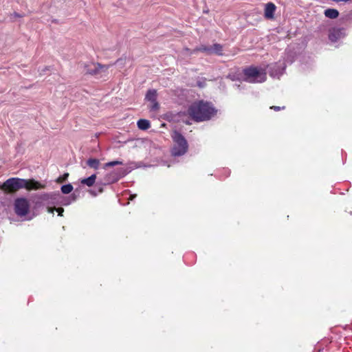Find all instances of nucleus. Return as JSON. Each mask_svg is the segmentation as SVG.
Wrapping results in <instances>:
<instances>
[{"label": "nucleus", "instance_id": "nucleus-11", "mask_svg": "<svg viewBox=\"0 0 352 352\" xmlns=\"http://www.w3.org/2000/svg\"><path fill=\"white\" fill-rule=\"evenodd\" d=\"M324 16L327 18L334 19L339 16V12L336 9L328 8L324 10Z\"/></svg>", "mask_w": 352, "mask_h": 352}, {"label": "nucleus", "instance_id": "nucleus-13", "mask_svg": "<svg viewBox=\"0 0 352 352\" xmlns=\"http://www.w3.org/2000/svg\"><path fill=\"white\" fill-rule=\"evenodd\" d=\"M138 126L141 130H147L151 127V123L148 120L140 119L137 122Z\"/></svg>", "mask_w": 352, "mask_h": 352}, {"label": "nucleus", "instance_id": "nucleus-9", "mask_svg": "<svg viewBox=\"0 0 352 352\" xmlns=\"http://www.w3.org/2000/svg\"><path fill=\"white\" fill-rule=\"evenodd\" d=\"M276 10V5L272 2H268L265 5L264 16L267 19H274Z\"/></svg>", "mask_w": 352, "mask_h": 352}, {"label": "nucleus", "instance_id": "nucleus-5", "mask_svg": "<svg viewBox=\"0 0 352 352\" xmlns=\"http://www.w3.org/2000/svg\"><path fill=\"white\" fill-rule=\"evenodd\" d=\"M109 67V65H102L99 63L89 62L84 64V72L87 74L97 76L101 72H106Z\"/></svg>", "mask_w": 352, "mask_h": 352}, {"label": "nucleus", "instance_id": "nucleus-24", "mask_svg": "<svg viewBox=\"0 0 352 352\" xmlns=\"http://www.w3.org/2000/svg\"><path fill=\"white\" fill-rule=\"evenodd\" d=\"M56 210L58 212V215H60V216L63 215L62 214L64 212V209L63 208H58Z\"/></svg>", "mask_w": 352, "mask_h": 352}, {"label": "nucleus", "instance_id": "nucleus-6", "mask_svg": "<svg viewBox=\"0 0 352 352\" xmlns=\"http://www.w3.org/2000/svg\"><path fill=\"white\" fill-rule=\"evenodd\" d=\"M30 209L28 201L25 198H19L14 202V210L17 215L20 217L25 216Z\"/></svg>", "mask_w": 352, "mask_h": 352}, {"label": "nucleus", "instance_id": "nucleus-26", "mask_svg": "<svg viewBox=\"0 0 352 352\" xmlns=\"http://www.w3.org/2000/svg\"><path fill=\"white\" fill-rule=\"evenodd\" d=\"M135 197V195H133V197H131V199H134Z\"/></svg>", "mask_w": 352, "mask_h": 352}, {"label": "nucleus", "instance_id": "nucleus-25", "mask_svg": "<svg viewBox=\"0 0 352 352\" xmlns=\"http://www.w3.org/2000/svg\"><path fill=\"white\" fill-rule=\"evenodd\" d=\"M185 50H186V52H190V49H189V48H188V47L185 48Z\"/></svg>", "mask_w": 352, "mask_h": 352}, {"label": "nucleus", "instance_id": "nucleus-8", "mask_svg": "<svg viewBox=\"0 0 352 352\" xmlns=\"http://www.w3.org/2000/svg\"><path fill=\"white\" fill-rule=\"evenodd\" d=\"M23 188H25L28 190H38L45 188V185L41 184L40 182L35 181L34 179H23Z\"/></svg>", "mask_w": 352, "mask_h": 352}, {"label": "nucleus", "instance_id": "nucleus-12", "mask_svg": "<svg viewBox=\"0 0 352 352\" xmlns=\"http://www.w3.org/2000/svg\"><path fill=\"white\" fill-rule=\"evenodd\" d=\"M198 52H206L208 54H212V48L210 47V46L209 47V46L201 45V46L195 48L192 51L190 52V54H195Z\"/></svg>", "mask_w": 352, "mask_h": 352}, {"label": "nucleus", "instance_id": "nucleus-20", "mask_svg": "<svg viewBox=\"0 0 352 352\" xmlns=\"http://www.w3.org/2000/svg\"><path fill=\"white\" fill-rule=\"evenodd\" d=\"M68 177H69V173H65L63 175L58 177V179H56V182L61 184V183L64 182L65 181H66Z\"/></svg>", "mask_w": 352, "mask_h": 352}, {"label": "nucleus", "instance_id": "nucleus-17", "mask_svg": "<svg viewBox=\"0 0 352 352\" xmlns=\"http://www.w3.org/2000/svg\"><path fill=\"white\" fill-rule=\"evenodd\" d=\"M212 48V54H215L219 56L223 54V46L221 44L215 43L212 46H210Z\"/></svg>", "mask_w": 352, "mask_h": 352}, {"label": "nucleus", "instance_id": "nucleus-4", "mask_svg": "<svg viewBox=\"0 0 352 352\" xmlns=\"http://www.w3.org/2000/svg\"><path fill=\"white\" fill-rule=\"evenodd\" d=\"M23 182V179L12 177L7 179L0 185V189L6 193H14L19 189L23 188L22 184Z\"/></svg>", "mask_w": 352, "mask_h": 352}, {"label": "nucleus", "instance_id": "nucleus-19", "mask_svg": "<svg viewBox=\"0 0 352 352\" xmlns=\"http://www.w3.org/2000/svg\"><path fill=\"white\" fill-rule=\"evenodd\" d=\"M122 164H123L122 162L116 160V161H112V162H109L104 164L103 166V168L104 169H106L109 167H112V166H117V165H122Z\"/></svg>", "mask_w": 352, "mask_h": 352}, {"label": "nucleus", "instance_id": "nucleus-16", "mask_svg": "<svg viewBox=\"0 0 352 352\" xmlns=\"http://www.w3.org/2000/svg\"><path fill=\"white\" fill-rule=\"evenodd\" d=\"M146 99L150 102H155L157 100L156 90L149 89L146 93Z\"/></svg>", "mask_w": 352, "mask_h": 352}, {"label": "nucleus", "instance_id": "nucleus-10", "mask_svg": "<svg viewBox=\"0 0 352 352\" xmlns=\"http://www.w3.org/2000/svg\"><path fill=\"white\" fill-rule=\"evenodd\" d=\"M344 34L343 28H333L329 30V38L332 42H336Z\"/></svg>", "mask_w": 352, "mask_h": 352}, {"label": "nucleus", "instance_id": "nucleus-3", "mask_svg": "<svg viewBox=\"0 0 352 352\" xmlns=\"http://www.w3.org/2000/svg\"><path fill=\"white\" fill-rule=\"evenodd\" d=\"M172 138L174 142L171 149L172 155L179 157L186 153L188 149V144L184 135L175 131L172 135Z\"/></svg>", "mask_w": 352, "mask_h": 352}, {"label": "nucleus", "instance_id": "nucleus-7", "mask_svg": "<svg viewBox=\"0 0 352 352\" xmlns=\"http://www.w3.org/2000/svg\"><path fill=\"white\" fill-rule=\"evenodd\" d=\"M125 170L123 168L118 169L108 173L105 176V181L107 184H113L117 182L120 178L125 175Z\"/></svg>", "mask_w": 352, "mask_h": 352}, {"label": "nucleus", "instance_id": "nucleus-21", "mask_svg": "<svg viewBox=\"0 0 352 352\" xmlns=\"http://www.w3.org/2000/svg\"><path fill=\"white\" fill-rule=\"evenodd\" d=\"M152 102V104L150 106V109L151 111H157L160 108V104L159 103L157 102V100H155V102Z\"/></svg>", "mask_w": 352, "mask_h": 352}, {"label": "nucleus", "instance_id": "nucleus-23", "mask_svg": "<svg viewBox=\"0 0 352 352\" xmlns=\"http://www.w3.org/2000/svg\"><path fill=\"white\" fill-rule=\"evenodd\" d=\"M12 16L14 17V18H22L24 16V14H19L18 12H14L13 14H12Z\"/></svg>", "mask_w": 352, "mask_h": 352}, {"label": "nucleus", "instance_id": "nucleus-14", "mask_svg": "<svg viewBox=\"0 0 352 352\" xmlns=\"http://www.w3.org/2000/svg\"><path fill=\"white\" fill-rule=\"evenodd\" d=\"M96 175L95 174H94L87 178L82 179L81 180V184L86 185L89 187H91L94 184V183L96 182Z\"/></svg>", "mask_w": 352, "mask_h": 352}, {"label": "nucleus", "instance_id": "nucleus-15", "mask_svg": "<svg viewBox=\"0 0 352 352\" xmlns=\"http://www.w3.org/2000/svg\"><path fill=\"white\" fill-rule=\"evenodd\" d=\"M87 164L90 168L97 170L100 166V161H99V160L96 159V158H89L87 161Z\"/></svg>", "mask_w": 352, "mask_h": 352}, {"label": "nucleus", "instance_id": "nucleus-18", "mask_svg": "<svg viewBox=\"0 0 352 352\" xmlns=\"http://www.w3.org/2000/svg\"><path fill=\"white\" fill-rule=\"evenodd\" d=\"M73 190V186L70 184L62 186L61 191L63 194H69Z\"/></svg>", "mask_w": 352, "mask_h": 352}, {"label": "nucleus", "instance_id": "nucleus-1", "mask_svg": "<svg viewBox=\"0 0 352 352\" xmlns=\"http://www.w3.org/2000/svg\"><path fill=\"white\" fill-rule=\"evenodd\" d=\"M187 111L192 120L199 122L210 120L217 111L211 102L199 100L192 103Z\"/></svg>", "mask_w": 352, "mask_h": 352}, {"label": "nucleus", "instance_id": "nucleus-2", "mask_svg": "<svg viewBox=\"0 0 352 352\" xmlns=\"http://www.w3.org/2000/svg\"><path fill=\"white\" fill-rule=\"evenodd\" d=\"M244 80L250 83L263 82L266 80L267 74L265 69L250 66L243 69Z\"/></svg>", "mask_w": 352, "mask_h": 352}, {"label": "nucleus", "instance_id": "nucleus-22", "mask_svg": "<svg viewBox=\"0 0 352 352\" xmlns=\"http://www.w3.org/2000/svg\"><path fill=\"white\" fill-rule=\"evenodd\" d=\"M270 109H273L276 111H280V110H283L285 109V106H283V107H279V106H271L270 107Z\"/></svg>", "mask_w": 352, "mask_h": 352}]
</instances>
